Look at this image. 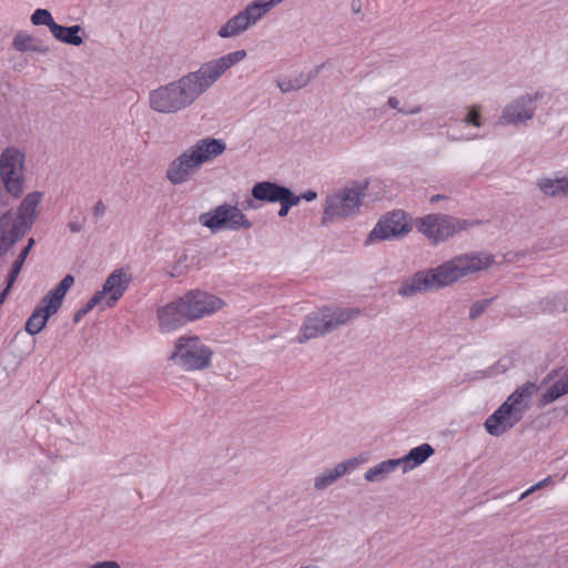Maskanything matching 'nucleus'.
<instances>
[{
  "instance_id": "20",
  "label": "nucleus",
  "mask_w": 568,
  "mask_h": 568,
  "mask_svg": "<svg viewBox=\"0 0 568 568\" xmlns=\"http://www.w3.org/2000/svg\"><path fill=\"white\" fill-rule=\"evenodd\" d=\"M292 192L288 187L274 182H258L252 187V196L258 201L275 203Z\"/></svg>"
},
{
  "instance_id": "41",
  "label": "nucleus",
  "mask_w": 568,
  "mask_h": 568,
  "mask_svg": "<svg viewBox=\"0 0 568 568\" xmlns=\"http://www.w3.org/2000/svg\"><path fill=\"white\" fill-rule=\"evenodd\" d=\"M68 229L70 230V232L72 233H80L83 231V223L79 222V221H70L68 223Z\"/></svg>"
},
{
  "instance_id": "16",
  "label": "nucleus",
  "mask_w": 568,
  "mask_h": 568,
  "mask_svg": "<svg viewBox=\"0 0 568 568\" xmlns=\"http://www.w3.org/2000/svg\"><path fill=\"white\" fill-rule=\"evenodd\" d=\"M130 282L131 276L123 268L114 270L105 280L102 290L93 295L99 297L100 303L105 300L106 306L112 307L123 296Z\"/></svg>"
},
{
  "instance_id": "18",
  "label": "nucleus",
  "mask_w": 568,
  "mask_h": 568,
  "mask_svg": "<svg viewBox=\"0 0 568 568\" xmlns=\"http://www.w3.org/2000/svg\"><path fill=\"white\" fill-rule=\"evenodd\" d=\"M538 392V386L534 382H526L517 387L504 402L509 405L514 412L523 418L525 412L529 408V402L532 395Z\"/></svg>"
},
{
  "instance_id": "50",
  "label": "nucleus",
  "mask_w": 568,
  "mask_h": 568,
  "mask_svg": "<svg viewBox=\"0 0 568 568\" xmlns=\"http://www.w3.org/2000/svg\"><path fill=\"white\" fill-rule=\"evenodd\" d=\"M34 244H36L34 239L30 237L28 240V244L24 247L31 251V248L33 247Z\"/></svg>"
},
{
  "instance_id": "12",
  "label": "nucleus",
  "mask_w": 568,
  "mask_h": 568,
  "mask_svg": "<svg viewBox=\"0 0 568 568\" xmlns=\"http://www.w3.org/2000/svg\"><path fill=\"white\" fill-rule=\"evenodd\" d=\"M410 226L403 211H393L383 215L369 232L365 243L397 239L409 233Z\"/></svg>"
},
{
  "instance_id": "23",
  "label": "nucleus",
  "mask_w": 568,
  "mask_h": 568,
  "mask_svg": "<svg viewBox=\"0 0 568 568\" xmlns=\"http://www.w3.org/2000/svg\"><path fill=\"white\" fill-rule=\"evenodd\" d=\"M12 45L16 50L21 52L32 51L47 54L50 51L49 47L42 40L23 32H18L14 36Z\"/></svg>"
},
{
  "instance_id": "19",
  "label": "nucleus",
  "mask_w": 568,
  "mask_h": 568,
  "mask_svg": "<svg viewBox=\"0 0 568 568\" xmlns=\"http://www.w3.org/2000/svg\"><path fill=\"white\" fill-rule=\"evenodd\" d=\"M57 312V308H51V304L44 303L43 298H41L40 303L27 320L24 326L26 332L32 336L39 334L45 327L50 316Z\"/></svg>"
},
{
  "instance_id": "46",
  "label": "nucleus",
  "mask_w": 568,
  "mask_h": 568,
  "mask_svg": "<svg viewBox=\"0 0 568 568\" xmlns=\"http://www.w3.org/2000/svg\"><path fill=\"white\" fill-rule=\"evenodd\" d=\"M352 10L355 13H358L361 11V3L359 0H353L352 1Z\"/></svg>"
},
{
  "instance_id": "37",
  "label": "nucleus",
  "mask_w": 568,
  "mask_h": 568,
  "mask_svg": "<svg viewBox=\"0 0 568 568\" xmlns=\"http://www.w3.org/2000/svg\"><path fill=\"white\" fill-rule=\"evenodd\" d=\"M105 212H106V205L104 204V202L102 200H99L92 207L93 217L97 220L102 217L105 214Z\"/></svg>"
},
{
  "instance_id": "14",
  "label": "nucleus",
  "mask_w": 568,
  "mask_h": 568,
  "mask_svg": "<svg viewBox=\"0 0 568 568\" xmlns=\"http://www.w3.org/2000/svg\"><path fill=\"white\" fill-rule=\"evenodd\" d=\"M541 97L542 94L537 92L535 94H525L515 99L504 108L497 124L516 125L532 119L535 114V106L532 104L537 100L541 99Z\"/></svg>"
},
{
  "instance_id": "26",
  "label": "nucleus",
  "mask_w": 568,
  "mask_h": 568,
  "mask_svg": "<svg viewBox=\"0 0 568 568\" xmlns=\"http://www.w3.org/2000/svg\"><path fill=\"white\" fill-rule=\"evenodd\" d=\"M540 191L547 196H567L568 195V178H542L537 183Z\"/></svg>"
},
{
  "instance_id": "48",
  "label": "nucleus",
  "mask_w": 568,
  "mask_h": 568,
  "mask_svg": "<svg viewBox=\"0 0 568 568\" xmlns=\"http://www.w3.org/2000/svg\"><path fill=\"white\" fill-rule=\"evenodd\" d=\"M323 65L324 64L317 65L312 72L307 73V75H312V80H313L321 72Z\"/></svg>"
},
{
  "instance_id": "27",
  "label": "nucleus",
  "mask_w": 568,
  "mask_h": 568,
  "mask_svg": "<svg viewBox=\"0 0 568 568\" xmlns=\"http://www.w3.org/2000/svg\"><path fill=\"white\" fill-rule=\"evenodd\" d=\"M398 466L399 462L397 459L383 460L376 464L375 466L368 468L364 474V478L367 481H382Z\"/></svg>"
},
{
  "instance_id": "32",
  "label": "nucleus",
  "mask_w": 568,
  "mask_h": 568,
  "mask_svg": "<svg viewBox=\"0 0 568 568\" xmlns=\"http://www.w3.org/2000/svg\"><path fill=\"white\" fill-rule=\"evenodd\" d=\"M463 122L468 125L480 128L483 125L480 106H470L467 115L463 119Z\"/></svg>"
},
{
  "instance_id": "21",
  "label": "nucleus",
  "mask_w": 568,
  "mask_h": 568,
  "mask_svg": "<svg viewBox=\"0 0 568 568\" xmlns=\"http://www.w3.org/2000/svg\"><path fill=\"white\" fill-rule=\"evenodd\" d=\"M357 466L356 459H348L337 464L334 468L325 470L314 479V487L317 490H324L333 485L338 478L347 474Z\"/></svg>"
},
{
  "instance_id": "30",
  "label": "nucleus",
  "mask_w": 568,
  "mask_h": 568,
  "mask_svg": "<svg viewBox=\"0 0 568 568\" xmlns=\"http://www.w3.org/2000/svg\"><path fill=\"white\" fill-rule=\"evenodd\" d=\"M565 395L559 384L555 382L539 398L538 406L545 407Z\"/></svg>"
},
{
  "instance_id": "17",
  "label": "nucleus",
  "mask_w": 568,
  "mask_h": 568,
  "mask_svg": "<svg viewBox=\"0 0 568 568\" xmlns=\"http://www.w3.org/2000/svg\"><path fill=\"white\" fill-rule=\"evenodd\" d=\"M520 420V416H518L508 404L503 403L490 416L487 417L484 426L489 435L499 437L511 429Z\"/></svg>"
},
{
  "instance_id": "45",
  "label": "nucleus",
  "mask_w": 568,
  "mask_h": 568,
  "mask_svg": "<svg viewBox=\"0 0 568 568\" xmlns=\"http://www.w3.org/2000/svg\"><path fill=\"white\" fill-rule=\"evenodd\" d=\"M29 253L30 250L23 247L20 254L18 255L17 260H21L22 262H24Z\"/></svg>"
},
{
  "instance_id": "1",
  "label": "nucleus",
  "mask_w": 568,
  "mask_h": 568,
  "mask_svg": "<svg viewBox=\"0 0 568 568\" xmlns=\"http://www.w3.org/2000/svg\"><path fill=\"white\" fill-rule=\"evenodd\" d=\"M245 50H236L204 62L196 71L150 92V108L159 113H176L192 105L232 67L246 58Z\"/></svg>"
},
{
  "instance_id": "6",
  "label": "nucleus",
  "mask_w": 568,
  "mask_h": 568,
  "mask_svg": "<svg viewBox=\"0 0 568 568\" xmlns=\"http://www.w3.org/2000/svg\"><path fill=\"white\" fill-rule=\"evenodd\" d=\"M366 189L367 183L352 182L351 185L328 195L324 207V217L345 219L357 214Z\"/></svg>"
},
{
  "instance_id": "8",
  "label": "nucleus",
  "mask_w": 568,
  "mask_h": 568,
  "mask_svg": "<svg viewBox=\"0 0 568 568\" xmlns=\"http://www.w3.org/2000/svg\"><path fill=\"white\" fill-rule=\"evenodd\" d=\"M477 223L478 222H469L468 220H462L450 215L428 214L419 219L417 227L428 240L437 244Z\"/></svg>"
},
{
  "instance_id": "22",
  "label": "nucleus",
  "mask_w": 568,
  "mask_h": 568,
  "mask_svg": "<svg viewBox=\"0 0 568 568\" xmlns=\"http://www.w3.org/2000/svg\"><path fill=\"white\" fill-rule=\"evenodd\" d=\"M434 453L435 449L429 444L425 443L414 447L408 454L402 458H397V460L399 465H403V473H407L425 463Z\"/></svg>"
},
{
  "instance_id": "24",
  "label": "nucleus",
  "mask_w": 568,
  "mask_h": 568,
  "mask_svg": "<svg viewBox=\"0 0 568 568\" xmlns=\"http://www.w3.org/2000/svg\"><path fill=\"white\" fill-rule=\"evenodd\" d=\"M81 32L84 33V30L79 24H74L71 27H63L58 23L55 26H53L52 31H51V33L53 34V37L57 40H59L63 43H67V44H71V45L82 44L83 39L79 34Z\"/></svg>"
},
{
  "instance_id": "44",
  "label": "nucleus",
  "mask_w": 568,
  "mask_h": 568,
  "mask_svg": "<svg viewBox=\"0 0 568 568\" xmlns=\"http://www.w3.org/2000/svg\"><path fill=\"white\" fill-rule=\"evenodd\" d=\"M557 383L559 384L562 392L568 394V376L565 375L562 378L558 379Z\"/></svg>"
},
{
  "instance_id": "5",
  "label": "nucleus",
  "mask_w": 568,
  "mask_h": 568,
  "mask_svg": "<svg viewBox=\"0 0 568 568\" xmlns=\"http://www.w3.org/2000/svg\"><path fill=\"white\" fill-rule=\"evenodd\" d=\"M213 352L200 337L183 335L174 342L169 359L186 372L202 371L211 365Z\"/></svg>"
},
{
  "instance_id": "28",
  "label": "nucleus",
  "mask_w": 568,
  "mask_h": 568,
  "mask_svg": "<svg viewBox=\"0 0 568 568\" xmlns=\"http://www.w3.org/2000/svg\"><path fill=\"white\" fill-rule=\"evenodd\" d=\"M22 237L8 224V217H0V257Z\"/></svg>"
},
{
  "instance_id": "47",
  "label": "nucleus",
  "mask_w": 568,
  "mask_h": 568,
  "mask_svg": "<svg viewBox=\"0 0 568 568\" xmlns=\"http://www.w3.org/2000/svg\"><path fill=\"white\" fill-rule=\"evenodd\" d=\"M24 262H22L21 260H16L12 264V267L13 270L16 271H21L22 266H23Z\"/></svg>"
},
{
  "instance_id": "35",
  "label": "nucleus",
  "mask_w": 568,
  "mask_h": 568,
  "mask_svg": "<svg viewBox=\"0 0 568 568\" xmlns=\"http://www.w3.org/2000/svg\"><path fill=\"white\" fill-rule=\"evenodd\" d=\"M489 303V300H483L474 303L469 310V317L471 320H476L477 317H479L485 312Z\"/></svg>"
},
{
  "instance_id": "29",
  "label": "nucleus",
  "mask_w": 568,
  "mask_h": 568,
  "mask_svg": "<svg viewBox=\"0 0 568 568\" xmlns=\"http://www.w3.org/2000/svg\"><path fill=\"white\" fill-rule=\"evenodd\" d=\"M31 22L34 26H47L50 31H52L53 26L57 24L47 9H37L31 16Z\"/></svg>"
},
{
  "instance_id": "2",
  "label": "nucleus",
  "mask_w": 568,
  "mask_h": 568,
  "mask_svg": "<svg viewBox=\"0 0 568 568\" xmlns=\"http://www.w3.org/2000/svg\"><path fill=\"white\" fill-rule=\"evenodd\" d=\"M493 263V255H459L436 267L417 271L402 282L397 293L399 296L407 298L419 293L437 291L455 283L470 273L486 268Z\"/></svg>"
},
{
  "instance_id": "42",
  "label": "nucleus",
  "mask_w": 568,
  "mask_h": 568,
  "mask_svg": "<svg viewBox=\"0 0 568 568\" xmlns=\"http://www.w3.org/2000/svg\"><path fill=\"white\" fill-rule=\"evenodd\" d=\"M506 371H507V366L503 365L501 362L499 361L496 364V366L489 368V372H488L487 376H493V375H495L497 373H504Z\"/></svg>"
},
{
  "instance_id": "9",
  "label": "nucleus",
  "mask_w": 568,
  "mask_h": 568,
  "mask_svg": "<svg viewBox=\"0 0 568 568\" xmlns=\"http://www.w3.org/2000/svg\"><path fill=\"white\" fill-rule=\"evenodd\" d=\"M26 154L16 146L6 148L0 154V179L4 190L13 197L23 193Z\"/></svg>"
},
{
  "instance_id": "43",
  "label": "nucleus",
  "mask_w": 568,
  "mask_h": 568,
  "mask_svg": "<svg viewBox=\"0 0 568 568\" xmlns=\"http://www.w3.org/2000/svg\"><path fill=\"white\" fill-rule=\"evenodd\" d=\"M301 199H304L306 201H313L317 197V193L315 191L308 190L302 195H298Z\"/></svg>"
},
{
  "instance_id": "38",
  "label": "nucleus",
  "mask_w": 568,
  "mask_h": 568,
  "mask_svg": "<svg viewBox=\"0 0 568 568\" xmlns=\"http://www.w3.org/2000/svg\"><path fill=\"white\" fill-rule=\"evenodd\" d=\"M292 81L294 82L296 90H300V89L306 87L312 81V75L302 73Z\"/></svg>"
},
{
  "instance_id": "25",
  "label": "nucleus",
  "mask_w": 568,
  "mask_h": 568,
  "mask_svg": "<svg viewBox=\"0 0 568 568\" xmlns=\"http://www.w3.org/2000/svg\"><path fill=\"white\" fill-rule=\"evenodd\" d=\"M73 283L74 277L71 274L65 275L54 288L49 291L42 297L43 302L51 304V308L59 310L67 292L70 290Z\"/></svg>"
},
{
  "instance_id": "13",
  "label": "nucleus",
  "mask_w": 568,
  "mask_h": 568,
  "mask_svg": "<svg viewBox=\"0 0 568 568\" xmlns=\"http://www.w3.org/2000/svg\"><path fill=\"white\" fill-rule=\"evenodd\" d=\"M192 322L210 316L223 308L224 301L201 290H191L182 296Z\"/></svg>"
},
{
  "instance_id": "11",
  "label": "nucleus",
  "mask_w": 568,
  "mask_h": 568,
  "mask_svg": "<svg viewBox=\"0 0 568 568\" xmlns=\"http://www.w3.org/2000/svg\"><path fill=\"white\" fill-rule=\"evenodd\" d=\"M42 199L43 193L38 191L31 192L23 199L17 213H13L10 210L3 213L0 217H8V224L12 230H16L20 236H24L38 217L39 205Z\"/></svg>"
},
{
  "instance_id": "36",
  "label": "nucleus",
  "mask_w": 568,
  "mask_h": 568,
  "mask_svg": "<svg viewBox=\"0 0 568 568\" xmlns=\"http://www.w3.org/2000/svg\"><path fill=\"white\" fill-rule=\"evenodd\" d=\"M551 481V477L548 476L546 477L545 479L540 480L539 483L532 485L529 489H527L526 491H524L521 495H520V498L519 500H523L524 498H526L529 494H531L532 491L537 490V489H540L542 488L544 486H546L548 483Z\"/></svg>"
},
{
  "instance_id": "49",
  "label": "nucleus",
  "mask_w": 568,
  "mask_h": 568,
  "mask_svg": "<svg viewBox=\"0 0 568 568\" xmlns=\"http://www.w3.org/2000/svg\"><path fill=\"white\" fill-rule=\"evenodd\" d=\"M443 199H445V196H444V195L436 194V195H433V196L430 197V202H432V203H436V202H438V201H440V200H443Z\"/></svg>"
},
{
  "instance_id": "4",
  "label": "nucleus",
  "mask_w": 568,
  "mask_h": 568,
  "mask_svg": "<svg viewBox=\"0 0 568 568\" xmlns=\"http://www.w3.org/2000/svg\"><path fill=\"white\" fill-rule=\"evenodd\" d=\"M361 314L357 307H338L325 305L307 314L296 336V342L304 344L310 339L324 336L339 326L346 325Z\"/></svg>"
},
{
  "instance_id": "10",
  "label": "nucleus",
  "mask_w": 568,
  "mask_h": 568,
  "mask_svg": "<svg viewBox=\"0 0 568 568\" xmlns=\"http://www.w3.org/2000/svg\"><path fill=\"white\" fill-rule=\"evenodd\" d=\"M200 222L212 231L222 229L248 230L252 227V223L247 220L245 214H243L237 206L227 203L219 205L209 213L202 214Z\"/></svg>"
},
{
  "instance_id": "7",
  "label": "nucleus",
  "mask_w": 568,
  "mask_h": 568,
  "mask_svg": "<svg viewBox=\"0 0 568 568\" xmlns=\"http://www.w3.org/2000/svg\"><path fill=\"white\" fill-rule=\"evenodd\" d=\"M283 0H254L229 19L217 31L223 39L234 38L256 24L266 13Z\"/></svg>"
},
{
  "instance_id": "31",
  "label": "nucleus",
  "mask_w": 568,
  "mask_h": 568,
  "mask_svg": "<svg viewBox=\"0 0 568 568\" xmlns=\"http://www.w3.org/2000/svg\"><path fill=\"white\" fill-rule=\"evenodd\" d=\"M301 197L298 195H295L293 192H290L287 196H284L282 201H278L281 203V207L278 211V215L281 217H284L287 215L290 209L292 206H295L300 203Z\"/></svg>"
},
{
  "instance_id": "15",
  "label": "nucleus",
  "mask_w": 568,
  "mask_h": 568,
  "mask_svg": "<svg viewBox=\"0 0 568 568\" xmlns=\"http://www.w3.org/2000/svg\"><path fill=\"white\" fill-rule=\"evenodd\" d=\"M182 296L159 307L156 317L162 333H171L192 322Z\"/></svg>"
},
{
  "instance_id": "40",
  "label": "nucleus",
  "mask_w": 568,
  "mask_h": 568,
  "mask_svg": "<svg viewBox=\"0 0 568 568\" xmlns=\"http://www.w3.org/2000/svg\"><path fill=\"white\" fill-rule=\"evenodd\" d=\"M19 273H20L19 271H16L13 268L10 270V272L8 274V277H7V281H6L7 282V285H6L7 288L11 290V287L14 284Z\"/></svg>"
},
{
  "instance_id": "39",
  "label": "nucleus",
  "mask_w": 568,
  "mask_h": 568,
  "mask_svg": "<svg viewBox=\"0 0 568 568\" xmlns=\"http://www.w3.org/2000/svg\"><path fill=\"white\" fill-rule=\"evenodd\" d=\"M277 87L283 93L296 91V88L292 80L277 81Z\"/></svg>"
},
{
  "instance_id": "33",
  "label": "nucleus",
  "mask_w": 568,
  "mask_h": 568,
  "mask_svg": "<svg viewBox=\"0 0 568 568\" xmlns=\"http://www.w3.org/2000/svg\"><path fill=\"white\" fill-rule=\"evenodd\" d=\"M99 297L92 296L85 305L80 307L73 315V322L79 323L90 311H92L97 305H99Z\"/></svg>"
},
{
  "instance_id": "34",
  "label": "nucleus",
  "mask_w": 568,
  "mask_h": 568,
  "mask_svg": "<svg viewBox=\"0 0 568 568\" xmlns=\"http://www.w3.org/2000/svg\"><path fill=\"white\" fill-rule=\"evenodd\" d=\"M400 102L396 97H389L387 100V105L394 110H397L399 113L406 114V115H414L422 112L423 108L422 105H415L408 110L402 109L399 106Z\"/></svg>"
},
{
  "instance_id": "3",
  "label": "nucleus",
  "mask_w": 568,
  "mask_h": 568,
  "mask_svg": "<svg viewBox=\"0 0 568 568\" xmlns=\"http://www.w3.org/2000/svg\"><path fill=\"white\" fill-rule=\"evenodd\" d=\"M225 149L226 144L221 139L204 138L196 141L169 163L166 180L173 185L189 182L204 163L221 155Z\"/></svg>"
}]
</instances>
